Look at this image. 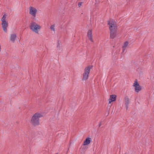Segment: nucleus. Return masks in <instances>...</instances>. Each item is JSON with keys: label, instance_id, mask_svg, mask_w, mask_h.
Masks as SVG:
<instances>
[{"label": "nucleus", "instance_id": "15", "mask_svg": "<svg viewBox=\"0 0 154 154\" xmlns=\"http://www.w3.org/2000/svg\"><path fill=\"white\" fill-rule=\"evenodd\" d=\"M55 24H53L51 25L50 27V29L51 31H53L54 32H55Z\"/></svg>", "mask_w": 154, "mask_h": 154}, {"label": "nucleus", "instance_id": "8", "mask_svg": "<svg viewBox=\"0 0 154 154\" xmlns=\"http://www.w3.org/2000/svg\"><path fill=\"white\" fill-rule=\"evenodd\" d=\"M17 35L16 33H13L10 34L9 40L11 42L14 43L16 40Z\"/></svg>", "mask_w": 154, "mask_h": 154}, {"label": "nucleus", "instance_id": "1", "mask_svg": "<svg viewBox=\"0 0 154 154\" xmlns=\"http://www.w3.org/2000/svg\"><path fill=\"white\" fill-rule=\"evenodd\" d=\"M43 116L42 113L36 112L34 114L30 120V123L34 126L38 125L40 124L39 118Z\"/></svg>", "mask_w": 154, "mask_h": 154}, {"label": "nucleus", "instance_id": "7", "mask_svg": "<svg viewBox=\"0 0 154 154\" xmlns=\"http://www.w3.org/2000/svg\"><path fill=\"white\" fill-rule=\"evenodd\" d=\"M38 12V10L36 8L32 6L29 7V14L33 17L34 19H35Z\"/></svg>", "mask_w": 154, "mask_h": 154}, {"label": "nucleus", "instance_id": "5", "mask_svg": "<svg viewBox=\"0 0 154 154\" xmlns=\"http://www.w3.org/2000/svg\"><path fill=\"white\" fill-rule=\"evenodd\" d=\"M133 87H134L135 92L137 93H138L142 90V87L140 85L137 79L134 81L133 85Z\"/></svg>", "mask_w": 154, "mask_h": 154}, {"label": "nucleus", "instance_id": "10", "mask_svg": "<svg viewBox=\"0 0 154 154\" xmlns=\"http://www.w3.org/2000/svg\"><path fill=\"white\" fill-rule=\"evenodd\" d=\"M116 95L115 94L110 95L109 98L108 100L109 103L110 104L112 102L116 101Z\"/></svg>", "mask_w": 154, "mask_h": 154}, {"label": "nucleus", "instance_id": "11", "mask_svg": "<svg viewBox=\"0 0 154 154\" xmlns=\"http://www.w3.org/2000/svg\"><path fill=\"white\" fill-rule=\"evenodd\" d=\"M124 100L125 104L126 106V109H127L130 103V100L129 97L128 96H126L125 97Z\"/></svg>", "mask_w": 154, "mask_h": 154}, {"label": "nucleus", "instance_id": "17", "mask_svg": "<svg viewBox=\"0 0 154 154\" xmlns=\"http://www.w3.org/2000/svg\"><path fill=\"white\" fill-rule=\"evenodd\" d=\"M101 125H102L101 122H100V123L99 124V127H100Z\"/></svg>", "mask_w": 154, "mask_h": 154}, {"label": "nucleus", "instance_id": "4", "mask_svg": "<svg viewBox=\"0 0 154 154\" xmlns=\"http://www.w3.org/2000/svg\"><path fill=\"white\" fill-rule=\"evenodd\" d=\"M6 16L7 15L6 14H4L1 19L2 22L1 24L2 27L5 32H7V28L8 26V22L6 20Z\"/></svg>", "mask_w": 154, "mask_h": 154}, {"label": "nucleus", "instance_id": "3", "mask_svg": "<svg viewBox=\"0 0 154 154\" xmlns=\"http://www.w3.org/2000/svg\"><path fill=\"white\" fill-rule=\"evenodd\" d=\"M91 66H89L86 67L84 70V72L82 75L83 81L86 80L88 79L91 69L92 68Z\"/></svg>", "mask_w": 154, "mask_h": 154}, {"label": "nucleus", "instance_id": "14", "mask_svg": "<svg viewBox=\"0 0 154 154\" xmlns=\"http://www.w3.org/2000/svg\"><path fill=\"white\" fill-rule=\"evenodd\" d=\"M129 42L128 41H126L124 43L123 45L122 46V51L124 52L126 49L128 47Z\"/></svg>", "mask_w": 154, "mask_h": 154}, {"label": "nucleus", "instance_id": "16", "mask_svg": "<svg viewBox=\"0 0 154 154\" xmlns=\"http://www.w3.org/2000/svg\"><path fill=\"white\" fill-rule=\"evenodd\" d=\"M82 2H79L78 3V5L79 7H80L82 5Z\"/></svg>", "mask_w": 154, "mask_h": 154}, {"label": "nucleus", "instance_id": "9", "mask_svg": "<svg viewBox=\"0 0 154 154\" xmlns=\"http://www.w3.org/2000/svg\"><path fill=\"white\" fill-rule=\"evenodd\" d=\"M87 37L90 41L92 42H94V40L93 38L92 30L89 29L87 32Z\"/></svg>", "mask_w": 154, "mask_h": 154}, {"label": "nucleus", "instance_id": "2", "mask_svg": "<svg viewBox=\"0 0 154 154\" xmlns=\"http://www.w3.org/2000/svg\"><path fill=\"white\" fill-rule=\"evenodd\" d=\"M29 28L30 29L37 34H39L42 28V26L34 22L31 23Z\"/></svg>", "mask_w": 154, "mask_h": 154}, {"label": "nucleus", "instance_id": "13", "mask_svg": "<svg viewBox=\"0 0 154 154\" xmlns=\"http://www.w3.org/2000/svg\"><path fill=\"white\" fill-rule=\"evenodd\" d=\"M110 31V37L111 38H114L116 35L117 30H112Z\"/></svg>", "mask_w": 154, "mask_h": 154}, {"label": "nucleus", "instance_id": "6", "mask_svg": "<svg viewBox=\"0 0 154 154\" xmlns=\"http://www.w3.org/2000/svg\"><path fill=\"white\" fill-rule=\"evenodd\" d=\"M108 25L110 31L117 30L116 24L115 21L112 20H110L108 21Z\"/></svg>", "mask_w": 154, "mask_h": 154}, {"label": "nucleus", "instance_id": "12", "mask_svg": "<svg viewBox=\"0 0 154 154\" xmlns=\"http://www.w3.org/2000/svg\"><path fill=\"white\" fill-rule=\"evenodd\" d=\"M91 141V139L90 137H87L84 142L83 146L87 145L89 144Z\"/></svg>", "mask_w": 154, "mask_h": 154}]
</instances>
